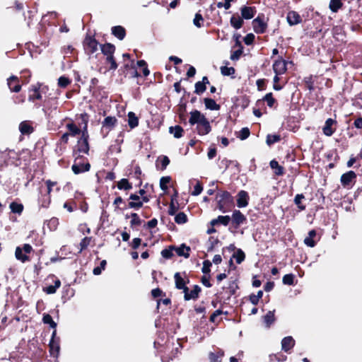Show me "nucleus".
<instances>
[{
  "label": "nucleus",
  "mask_w": 362,
  "mask_h": 362,
  "mask_svg": "<svg viewBox=\"0 0 362 362\" xmlns=\"http://www.w3.org/2000/svg\"><path fill=\"white\" fill-rule=\"evenodd\" d=\"M81 120L80 124H83V134L78 138L76 144L75 146L76 151L79 153H83L89 156L90 151V135L88 133V125L89 121V115L88 113L84 112L77 115L76 119Z\"/></svg>",
  "instance_id": "f257e3e1"
},
{
  "label": "nucleus",
  "mask_w": 362,
  "mask_h": 362,
  "mask_svg": "<svg viewBox=\"0 0 362 362\" xmlns=\"http://www.w3.org/2000/svg\"><path fill=\"white\" fill-rule=\"evenodd\" d=\"M189 123L192 126L197 124L196 130L200 136L206 135L211 131L209 121L204 114L197 110L190 112Z\"/></svg>",
  "instance_id": "f03ea898"
},
{
  "label": "nucleus",
  "mask_w": 362,
  "mask_h": 362,
  "mask_svg": "<svg viewBox=\"0 0 362 362\" xmlns=\"http://www.w3.org/2000/svg\"><path fill=\"white\" fill-rule=\"evenodd\" d=\"M217 208L222 212L226 213L230 211L233 206V197L228 191L218 192L216 195Z\"/></svg>",
  "instance_id": "7ed1b4c3"
},
{
  "label": "nucleus",
  "mask_w": 362,
  "mask_h": 362,
  "mask_svg": "<svg viewBox=\"0 0 362 362\" xmlns=\"http://www.w3.org/2000/svg\"><path fill=\"white\" fill-rule=\"evenodd\" d=\"M268 21L269 18H267L266 19L264 13H259L257 16L252 21V25L255 33L257 34L265 33L268 28Z\"/></svg>",
  "instance_id": "20e7f679"
},
{
  "label": "nucleus",
  "mask_w": 362,
  "mask_h": 362,
  "mask_svg": "<svg viewBox=\"0 0 362 362\" xmlns=\"http://www.w3.org/2000/svg\"><path fill=\"white\" fill-rule=\"evenodd\" d=\"M99 42L96 40L94 35L87 34L83 41V46L85 52L91 55L98 50Z\"/></svg>",
  "instance_id": "39448f33"
},
{
  "label": "nucleus",
  "mask_w": 362,
  "mask_h": 362,
  "mask_svg": "<svg viewBox=\"0 0 362 362\" xmlns=\"http://www.w3.org/2000/svg\"><path fill=\"white\" fill-rule=\"evenodd\" d=\"M288 64H293L292 61H286L282 58V57H279L277 59H276L273 64V70L276 75H282L285 74L287 71V65Z\"/></svg>",
  "instance_id": "423d86ee"
},
{
  "label": "nucleus",
  "mask_w": 362,
  "mask_h": 362,
  "mask_svg": "<svg viewBox=\"0 0 362 362\" xmlns=\"http://www.w3.org/2000/svg\"><path fill=\"white\" fill-rule=\"evenodd\" d=\"M59 341V337H57V330L54 329L49 344V351L50 356L54 358H57L59 356L60 351Z\"/></svg>",
  "instance_id": "0eeeda50"
},
{
  "label": "nucleus",
  "mask_w": 362,
  "mask_h": 362,
  "mask_svg": "<svg viewBox=\"0 0 362 362\" xmlns=\"http://www.w3.org/2000/svg\"><path fill=\"white\" fill-rule=\"evenodd\" d=\"M81 122L76 124L72 119H69V122L66 124L67 133L72 137L81 136L83 134V124H80Z\"/></svg>",
  "instance_id": "6e6552de"
},
{
  "label": "nucleus",
  "mask_w": 362,
  "mask_h": 362,
  "mask_svg": "<svg viewBox=\"0 0 362 362\" xmlns=\"http://www.w3.org/2000/svg\"><path fill=\"white\" fill-rule=\"evenodd\" d=\"M90 164L84 160H74V163L71 166L72 171L74 174L78 175L90 170Z\"/></svg>",
  "instance_id": "1a4fd4ad"
},
{
  "label": "nucleus",
  "mask_w": 362,
  "mask_h": 362,
  "mask_svg": "<svg viewBox=\"0 0 362 362\" xmlns=\"http://www.w3.org/2000/svg\"><path fill=\"white\" fill-rule=\"evenodd\" d=\"M357 173L355 171L349 170L341 175L340 181L344 187L349 188L356 178Z\"/></svg>",
  "instance_id": "9d476101"
},
{
  "label": "nucleus",
  "mask_w": 362,
  "mask_h": 362,
  "mask_svg": "<svg viewBox=\"0 0 362 362\" xmlns=\"http://www.w3.org/2000/svg\"><path fill=\"white\" fill-rule=\"evenodd\" d=\"M230 220L232 221V225L234 228L238 229L240 225L246 222L247 218L240 210L235 209L233 212Z\"/></svg>",
  "instance_id": "9b49d317"
},
{
  "label": "nucleus",
  "mask_w": 362,
  "mask_h": 362,
  "mask_svg": "<svg viewBox=\"0 0 362 362\" xmlns=\"http://www.w3.org/2000/svg\"><path fill=\"white\" fill-rule=\"evenodd\" d=\"M337 122L336 119L328 118L322 128V132L327 136H331L336 131Z\"/></svg>",
  "instance_id": "f8f14e48"
},
{
  "label": "nucleus",
  "mask_w": 362,
  "mask_h": 362,
  "mask_svg": "<svg viewBox=\"0 0 362 362\" xmlns=\"http://www.w3.org/2000/svg\"><path fill=\"white\" fill-rule=\"evenodd\" d=\"M41 83H37L36 85L31 86L28 89V100L34 102L36 100H41L42 95L40 93Z\"/></svg>",
  "instance_id": "ddd939ff"
},
{
  "label": "nucleus",
  "mask_w": 362,
  "mask_h": 362,
  "mask_svg": "<svg viewBox=\"0 0 362 362\" xmlns=\"http://www.w3.org/2000/svg\"><path fill=\"white\" fill-rule=\"evenodd\" d=\"M182 274L183 276L180 272H176L174 274L175 288L178 290H180L182 288H184V286H186L189 282V279L187 277L186 272H184Z\"/></svg>",
  "instance_id": "4468645a"
},
{
  "label": "nucleus",
  "mask_w": 362,
  "mask_h": 362,
  "mask_svg": "<svg viewBox=\"0 0 362 362\" xmlns=\"http://www.w3.org/2000/svg\"><path fill=\"white\" fill-rule=\"evenodd\" d=\"M49 279H52L54 281V285H49L43 287V291L47 294H54L56 293L57 290L61 286V281L57 279L55 275L50 274L48 276Z\"/></svg>",
  "instance_id": "2eb2a0df"
},
{
  "label": "nucleus",
  "mask_w": 362,
  "mask_h": 362,
  "mask_svg": "<svg viewBox=\"0 0 362 362\" xmlns=\"http://www.w3.org/2000/svg\"><path fill=\"white\" fill-rule=\"evenodd\" d=\"M117 124V119L114 116H107L102 122V131L107 132L112 131Z\"/></svg>",
  "instance_id": "dca6fc26"
},
{
  "label": "nucleus",
  "mask_w": 362,
  "mask_h": 362,
  "mask_svg": "<svg viewBox=\"0 0 362 362\" xmlns=\"http://www.w3.org/2000/svg\"><path fill=\"white\" fill-rule=\"evenodd\" d=\"M286 21L290 26H293L300 23L302 18L297 11H290L287 13Z\"/></svg>",
  "instance_id": "f3484780"
},
{
  "label": "nucleus",
  "mask_w": 362,
  "mask_h": 362,
  "mask_svg": "<svg viewBox=\"0 0 362 362\" xmlns=\"http://www.w3.org/2000/svg\"><path fill=\"white\" fill-rule=\"evenodd\" d=\"M241 17L245 20L252 19L257 13L255 6H243L240 8Z\"/></svg>",
  "instance_id": "a211bd4d"
},
{
  "label": "nucleus",
  "mask_w": 362,
  "mask_h": 362,
  "mask_svg": "<svg viewBox=\"0 0 362 362\" xmlns=\"http://www.w3.org/2000/svg\"><path fill=\"white\" fill-rule=\"evenodd\" d=\"M250 197L245 190H240L237 194V206L239 208H244L248 205Z\"/></svg>",
  "instance_id": "6ab92c4d"
},
{
  "label": "nucleus",
  "mask_w": 362,
  "mask_h": 362,
  "mask_svg": "<svg viewBox=\"0 0 362 362\" xmlns=\"http://www.w3.org/2000/svg\"><path fill=\"white\" fill-rule=\"evenodd\" d=\"M32 122L28 120L23 121L19 124V131L23 135H30L34 132Z\"/></svg>",
  "instance_id": "aec40b11"
},
{
  "label": "nucleus",
  "mask_w": 362,
  "mask_h": 362,
  "mask_svg": "<svg viewBox=\"0 0 362 362\" xmlns=\"http://www.w3.org/2000/svg\"><path fill=\"white\" fill-rule=\"evenodd\" d=\"M8 86L12 92L18 93L21 90V85L19 83V79L16 76H11L8 78Z\"/></svg>",
  "instance_id": "412c9836"
},
{
  "label": "nucleus",
  "mask_w": 362,
  "mask_h": 362,
  "mask_svg": "<svg viewBox=\"0 0 362 362\" xmlns=\"http://www.w3.org/2000/svg\"><path fill=\"white\" fill-rule=\"evenodd\" d=\"M201 291V287L199 285H194L193 289L189 291V293H186L185 295H184L185 300H197Z\"/></svg>",
  "instance_id": "4be33fe9"
},
{
  "label": "nucleus",
  "mask_w": 362,
  "mask_h": 362,
  "mask_svg": "<svg viewBox=\"0 0 362 362\" xmlns=\"http://www.w3.org/2000/svg\"><path fill=\"white\" fill-rule=\"evenodd\" d=\"M295 345V340L291 336L284 337L281 341V349L285 352H289Z\"/></svg>",
  "instance_id": "5701e85b"
},
{
  "label": "nucleus",
  "mask_w": 362,
  "mask_h": 362,
  "mask_svg": "<svg viewBox=\"0 0 362 362\" xmlns=\"http://www.w3.org/2000/svg\"><path fill=\"white\" fill-rule=\"evenodd\" d=\"M269 165L276 176H282L285 174L284 168L279 165L276 160H271Z\"/></svg>",
  "instance_id": "b1692460"
},
{
  "label": "nucleus",
  "mask_w": 362,
  "mask_h": 362,
  "mask_svg": "<svg viewBox=\"0 0 362 362\" xmlns=\"http://www.w3.org/2000/svg\"><path fill=\"white\" fill-rule=\"evenodd\" d=\"M112 34L119 40L124 39L126 36V30L121 25L113 26L111 29Z\"/></svg>",
  "instance_id": "393cba45"
},
{
  "label": "nucleus",
  "mask_w": 362,
  "mask_h": 362,
  "mask_svg": "<svg viewBox=\"0 0 362 362\" xmlns=\"http://www.w3.org/2000/svg\"><path fill=\"white\" fill-rule=\"evenodd\" d=\"M190 250V247L187 246L185 243L182 244L180 247H176V249H175V251L179 257H184L185 258L189 257Z\"/></svg>",
  "instance_id": "a878e982"
},
{
  "label": "nucleus",
  "mask_w": 362,
  "mask_h": 362,
  "mask_svg": "<svg viewBox=\"0 0 362 362\" xmlns=\"http://www.w3.org/2000/svg\"><path fill=\"white\" fill-rule=\"evenodd\" d=\"M316 235L317 233L315 230L313 229L310 230L308 232V236L304 239L305 245L310 247H314L317 244V241L314 240V238L316 237Z\"/></svg>",
  "instance_id": "bb28decb"
},
{
  "label": "nucleus",
  "mask_w": 362,
  "mask_h": 362,
  "mask_svg": "<svg viewBox=\"0 0 362 362\" xmlns=\"http://www.w3.org/2000/svg\"><path fill=\"white\" fill-rule=\"evenodd\" d=\"M101 52L104 55L109 57L110 55H114L115 52V46L110 42H106L104 45H100Z\"/></svg>",
  "instance_id": "cd10ccee"
},
{
  "label": "nucleus",
  "mask_w": 362,
  "mask_h": 362,
  "mask_svg": "<svg viewBox=\"0 0 362 362\" xmlns=\"http://www.w3.org/2000/svg\"><path fill=\"white\" fill-rule=\"evenodd\" d=\"M224 356V351L221 349H218L215 352L209 353V362H221L222 358Z\"/></svg>",
  "instance_id": "c85d7f7f"
},
{
  "label": "nucleus",
  "mask_w": 362,
  "mask_h": 362,
  "mask_svg": "<svg viewBox=\"0 0 362 362\" xmlns=\"http://www.w3.org/2000/svg\"><path fill=\"white\" fill-rule=\"evenodd\" d=\"M204 103L206 109L210 110H219L221 105L217 104L215 100L210 98H204Z\"/></svg>",
  "instance_id": "c756f323"
},
{
  "label": "nucleus",
  "mask_w": 362,
  "mask_h": 362,
  "mask_svg": "<svg viewBox=\"0 0 362 362\" xmlns=\"http://www.w3.org/2000/svg\"><path fill=\"white\" fill-rule=\"evenodd\" d=\"M230 23L235 30L241 28L244 24L243 18L240 16L233 15L230 20Z\"/></svg>",
  "instance_id": "7c9ffc66"
},
{
  "label": "nucleus",
  "mask_w": 362,
  "mask_h": 362,
  "mask_svg": "<svg viewBox=\"0 0 362 362\" xmlns=\"http://www.w3.org/2000/svg\"><path fill=\"white\" fill-rule=\"evenodd\" d=\"M264 102H266L270 108H276L278 105L277 100L274 98L272 93H267L262 98Z\"/></svg>",
  "instance_id": "2f4dec72"
},
{
  "label": "nucleus",
  "mask_w": 362,
  "mask_h": 362,
  "mask_svg": "<svg viewBox=\"0 0 362 362\" xmlns=\"http://www.w3.org/2000/svg\"><path fill=\"white\" fill-rule=\"evenodd\" d=\"M128 125L130 129H134L139 126V118L134 112H129L128 115Z\"/></svg>",
  "instance_id": "473e14b6"
},
{
  "label": "nucleus",
  "mask_w": 362,
  "mask_h": 362,
  "mask_svg": "<svg viewBox=\"0 0 362 362\" xmlns=\"http://www.w3.org/2000/svg\"><path fill=\"white\" fill-rule=\"evenodd\" d=\"M15 256L18 260L21 261L23 263L29 262L30 260V257L27 255L26 253H23V250L21 249V247H17L16 248Z\"/></svg>",
  "instance_id": "72a5a7b5"
},
{
  "label": "nucleus",
  "mask_w": 362,
  "mask_h": 362,
  "mask_svg": "<svg viewBox=\"0 0 362 362\" xmlns=\"http://www.w3.org/2000/svg\"><path fill=\"white\" fill-rule=\"evenodd\" d=\"M38 202L42 207L47 208L51 203L50 194L47 192L45 194H41V196L39 197Z\"/></svg>",
  "instance_id": "f704fd0d"
},
{
  "label": "nucleus",
  "mask_w": 362,
  "mask_h": 362,
  "mask_svg": "<svg viewBox=\"0 0 362 362\" xmlns=\"http://www.w3.org/2000/svg\"><path fill=\"white\" fill-rule=\"evenodd\" d=\"M94 242L93 237H85L79 243L78 253H81L83 250H86L91 243Z\"/></svg>",
  "instance_id": "c9c22d12"
},
{
  "label": "nucleus",
  "mask_w": 362,
  "mask_h": 362,
  "mask_svg": "<svg viewBox=\"0 0 362 362\" xmlns=\"http://www.w3.org/2000/svg\"><path fill=\"white\" fill-rule=\"evenodd\" d=\"M360 160H349L346 165L349 168L353 167L356 169V173L359 175H362V164L358 161Z\"/></svg>",
  "instance_id": "e433bc0d"
},
{
  "label": "nucleus",
  "mask_w": 362,
  "mask_h": 362,
  "mask_svg": "<svg viewBox=\"0 0 362 362\" xmlns=\"http://www.w3.org/2000/svg\"><path fill=\"white\" fill-rule=\"evenodd\" d=\"M9 208L12 213L18 215H21L24 209L23 204L16 202H12L9 205Z\"/></svg>",
  "instance_id": "4c0bfd02"
},
{
  "label": "nucleus",
  "mask_w": 362,
  "mask_h": 362,
  "mask_svg": "<svg viewBox=\"0 0 362 362\" xmlns=\"http://www.w3.org/2000/svg\"><path fill=\"white\" fill-rule=\"evenodd\" d=\"M117 187L120 190H130L132 189V184L126 178L121 179L117 184Z\"/></svg>",
  "instance_id": "58836bf2"
},
{
  "label": "nucleus",
  "mask_w": 362,
  "mask_h": 362,
  "mask_svg": "<svg viewBox=\"0 0 362 362\" xmlns=\"http://www.w3.org/2000/svg\"><path fill=\"white\" fill-rule=\"evenodd\" d=\"M264 322L267 327H270L272 323L274 322L276 318L274 315V310L269 311L264 317H263Z\"/></svg>",
  "instance_id": "ea45409f"
},
{
  "label": "nucleus",
  "mask_w": 362,
  "mask_h": 362,
  "mask_svg": "<svg viewBox=\"0 0 362 362\" xmlns=\"http://www.w3.org/2000/svg\"><path fill=\"white\" fill-rule=\"evenodd\" d=\"M169 132L170 134H173L174 137L176 139L181 138L184 133L183 128L180 125H176L175 127H170L169 128Z\"/></svg>",
  "instance_id": "a19ab883"
},
{
  "label": "nucleus",
  "mask_w": 362,
  "mask_h": 362,
  "mask_svg": "<svg viewBox=\"0 0 362 362\" xmlns=\"http://www.w3.org/2000/svg\"><path fill=\"white\" fill-rule=\"evenodd\" d=\"M343 6L341 0H330L329 8L333 13H337Z\"/></svg>",
  "instance_id": "79ce46f5"
},
{
  "label": "nucleus",
  "mask_w": 362,
  "mask_h": 362,
  "mask_svg": "<svg viewBox=\"0 0 362 362\" xmlns=\"http://www.w3.org/2000/svg\"><path fill=\"white\" fill-rule=\"evenodd\" d=\"M42 322L44 324L49 325V326L56 329L57 323L53 320L52 317L47 313H44L42 316Z\"/></svg>",
  "instance_id": "37998d69"
},
{
  "label": "nucleus",
  "mask_w": 362,
  "mask_h": 362,
  "mask_svg": "<svg viewBox=\"0 0 362 362\" xmlns=\"http://www.w3.org/2000/svg\"><path fill=\"white\" fill-rule=\"evenodd\" d=\"M176 249V246L170 245L168 248H165L161 251V255L165 259H170L173 256V251Z\"/></svg>",
  "instance_id": "c03bdc74"
},
{
  "label": "nucleus",
  "mask_w": 362,
  "mask_h": 362,
  "mask_svg": "<svg viewBox=\"0 0 362 362\" xmlns=\"http://www.w3.org/2000/svg\"><path fill=\"white\" fill-rule=\"evenodd\" d=\"M136 64L139 67L142 68V74L144 76H147L150 74V71L148 68V64L146 62L144 59H141L137 61Z\"/></svg>",
  "instance_id": "a18cd8bd"
},
{
  "label": "nucleus",
  "mask_w": 362,
  "mask_h": 362,
  "mask_svg": "<svg viewBox=\"0 0 362 362\" xmlns=\"http://www.w3.org/2000/svg\"><path fill=\"white\" fill-rule=\"evenodd\" d=\"M221 73L223 76H232V78H234L235 76L233 75L235 74V69L232 66H223L221 67Z\"/></svg>",
  "instance_id": "49530a36"
},
{
  "label": "nucleus",
  "mask_w": 362,
  "mask_h": 362,
  "mask_svg": "<svg viewBox=\"0 0 362 362\" xmlns=\"http://www.w3.org/2000/svg\"><path fill=\"white\" fill-rule=\"evenodd\" d=\"M233 257L235 259L237 264H241L245 259V255L241 249H238L233 255Z\"/></svg>",
  "instance_id": "de8ad7c7"
},
{
  "label": "nucleus",
  "mask_w": 362,
  "mask_h": 362,
  "mask_svg": "<svg viewBox=\"0 0 362 362\" xmlns=\"http://www.w3.org/2000/svg\"><path fill=\"white\" fill-rule=\"evenodd\" d=\"M188 218L184 212H179L175 216V221L177 224H184L187 223Z\"/></svg>",
  "instance_id": "09e8293b"
},
{
  "label": "nucleus",
  "mask_w": 362,
  "mask_h": 362,
  "mask_svg": "<svg viewBox=\"0 0 362 362\" xmlns=\"http://www.w3.org/2000/svg\"><path fill=\"white\" fill-rule=\"evenodd\" d=\"M305 87L310 90L313 91L315 90L314 80L312 75L305 77L303 79Z\"/></svg>",
  "instance_id": "8fccbe9b"
},
{
  "label": "nucleus",
  "mask_w": 362,
  "mask_h": 362,
  "mask_svg": "<svg viewBox=\"0 0 362 362\" xmlns=\"http://www.w3.org/2000/svg\"><path fill=\"white\" fill-rule=\"evenodd\" d=\"M105 63L110 64V67L108 68L109 70L115 71L118 67V64L115 60L114 55H110L109 57H107L106 59H105Z\"/></svg>",
  "instance_id": "3c124183"
},
{
  "label": "nucleus",
  "mask_w": 362,
  "mask_h": 362,
  "mask_svg": "<svg viewBox=\"0 0 362 362\" xmlns=\"http://www.w3.org/2000/svg\"><path fill=\"white\" fill-rule=\"evenodd\" d=\"M295 275L293 274H285L283 276L282 282L285 285L293 286L294 285Z\"/></svg>",
  "instance_id": "603ef678"
},
{
  "label": "nucleus",
  "mask_w": 362,
  "mask_h": 362,
  "mask_svg": "<svg viewBox=\"0 0 362 362\" xmlns=\"http://www.w3.org/2000/svg\"><path fill=\"white\" fill-rule=\"evenodd\" d=\"M170 160H156V167L158 170H164L169 165Z\"/></svg>",
  "instance_id": "864d4df0"
},
{
  "label": "nucleus",
  "mask_w": 362,
  "mask_h": 362,
  "mask_svg": "<svg viewBox=\"0 0 362 362\" xmlns=\"http://www.w3.org/2000/svg\"><path fill=\"white\" fill-rule=\"evenodd\" d=\"M305 198L303 194H298L294 198V203L297 205L298 208L300 210L305 209V205L302 204L301 201Z\"/></svg>",
  "instance_id": "5fc2aeb1"
},
{
  "label": "nucleus",
  "mask_w": 362,
  "mask_h": 362,
  "mask_svg": "<svg viewBox=\"0 0 362 362\" xmlns=\"http://www.w3.org/2000/svg\"><path fill=\"white\" fill-rule=\"evenodd\" d=\"M204 21L202 15L199 12L197 13L193 20L194 25L197 28H202L204 25Z\"/></svg>",
  "instance_id": "6e6d98bb"
},
{
  "label": "nucleus",
  "mask_w": 362,
  "mask_h": 362,
  "mask_svg": "<svg viewBox=\"0 0 362 362\" xmlns=\"http://www.w3.org/2000/svg\"><path fill=\"white\" fill-rule=\"evenodd\" d=\"M71 83V81L65 76H62L58 79V86L60 88H66L70 83Z\"/></svg>",
  "instance_id": "4d7b16f0"
},
{
  "label": "nucleus",
  "mask_w": 362,
  "mask_h": 362,
  "mask_svg": "<svg viewBox=\"0 0 362 362\" xmlns=\"http://www.w3.org/2000/svg\"><path fill=\"white\" fill-rule=\"evenodd\" d=\"M194 93L197 95H201L206 90V86L200 81H197L194 84Z\"/></svg>",
  "instance_id": "13d9d810"
},
{
  "label": "nucleus",
  "mask_w": 362,
  "mask_h": 362,
  "mask_svg": "<svg viewBox=\"0 0 362 362\" xmlns=\"http://www.w3.org/2000/svg\"><path fill=\"white\" fill-rule=\"evenodd\" d=\"M171 181L170 176L162 177L160 180V187L162 190L166 191L168 189V184Z\"/></svg>",
  "instance_id": "bf43d9fd"
},
{
  "label": "nucleus",
  "mask_w": 362,
  "mask_h": 362,
  "mask_svg": "<svg viewBox=\"0 0 362 362\" xmlns=\"http://www.w3.org/2000/svg\"><path fill=\"white\" fill-rule=\"evenodd\" d=\"M47 227L49 228L50 230H57L58 226H59V219L57 218L53 217L50 218L47 223Z\"/></svg>",
  "instance_id": "052dcab7"
},
{
  "label": "nucleus",
  "mask_w": 362,
  "mask_h": 362,
  "mask_svg": "<svg viewBox=\"0 0 362 362\" xmlns=\"http://www.w3.org/2000/svg\"><path fill=\"white\" fill-rule=\"evenodd\" d=\"M107 265L106 260H102L100 263V266L96 267L93 269V273L94 275H100L103 270H105V267Z\"/></svg>",
  "instance_id": "680f3d73"
},
{
  "label": "nucleus",
  "mask_w": 362,
  "mask_h": 362,
  "mask_svg": "<svg viewBox=\"0 0 362 362\" xmlns=\"http://www.w3.org/2000/svg\"><path fill=\"white\" fill-rule=\"evenodd\" d=\"M281 139V137L279 135L277 134H268L267 136V144L268 145L274 144L276 142L279 141Z\"/></svg>",
  "instance_id": "e2e57ef3"
},
{
  "label": "nucleus",
  "mask_w": 362,
  "mask_h": 362,
  "mask_svg": "<svg viewBox=\"0 0 362 362\" xmlns=\"http://www.w3.org/2000/svg\"><path fill=\"white\" fill-rule=\"evenodd\" d=\"M131 217L132 220L130 221V224L132 227L134 226H140L141 224V220L137 214L132 213L131 214Z\"/></svg>",
  "instance_id": "0e129e2a"
},
{
  "label": "nucleus",
  "mask_w": 362,
  "mask_h": 362,
  "mask_svg": "<svg viewBox=\"0 0 362 362\" xmlns=\"http://www.w3.org/2000/svg\"><path fill=\"white\" fill-rule=\"evenodd\" d=\"M129 76V78H138L141 76L140 73L137 71L135 65L130 69L129 71L125 74V77Z\"/></svg>",
  "instance_id": "69168bd1"
},
{
  "label": "nucleus",
  "mask_w": 362,
  "mask_h": 362,
  "mask_svg": "<svg viewBox=\"0 0 362 362\" xmlns=\"http://www.w3.org/2000/svg\"><path fill=\"white\" fill-rule=\"evenodd\" d=\"M243 53V47L238 48V49L233 52L230 54V59L233 61L238 60Z\"/></svg>",
  "instance_id": "338daca9"
},
{
  "label": "nucleus",
  "mask_w": 362,
  "mask_h": 362,
  "mask_svg": "<svg viewBox=\"0 0 362 362\" xmlns=\"http://www.w3.org/2000/svg\"><path fill=\"white\" fill-rule=\"evenodd\" d=\"M203 190L202 185L200 182H197L196 185L194 186V190L192 192V195L198 196L202 193Z\"/></svg>",
  "instance_id": "774afa93"
}]
</instances>
